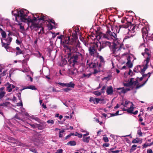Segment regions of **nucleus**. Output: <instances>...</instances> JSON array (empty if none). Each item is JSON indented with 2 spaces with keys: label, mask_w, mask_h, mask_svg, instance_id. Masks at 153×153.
Returning a JSON list of instances; mask_svg holds the SVG:
<instances>
[{
  "label": "nucleus",
  "mask_w": 153,
  "mask_h": 153,
  "mask_svg": "<svg viewBox=\"0 0 153 153\" xmlns=\"http://www.w3.org/2000/svg\"><path fill=\"white\" fill-rule=\"evenodd\" d=\"M28 11L26 10H15L12 12V14L15 17L16 20L18 22H22L27 23L28 26H29L32 30L36 31L40 29V31L39 34L43 33V28L42 26L41 23H40L41 20L45 21L46 16L42 14H36V17L33 16V19H31L30 17H27Z\"/></svg>",
  "instance_id": "nucleus-1"
},
{
  "label": "nucleus",
  "mask_w": 153,
  "mask_h": 153,
  "mask_svg": "<svg viewBox=\"0 0 153 153\" xmlns=\"http://www.w3.org/2000/svg\"><path fill=\"white\" fill-rule=\"evenodd\" d=\"M134 71L135 72H140L142 75V76L140 78H137V79L131 78L128 82L124 83V85L127 87L131 86L132 85L136 86V88L138 89L143 85V83L140 85L139 83V82L142 81L143 78V66L140 65H138L134 68Z\"/></svg>",
  "instance_id": "nucleus-2"
},
{
  "label": "nucleus",
  "mask_w": 153,
  "mask_h": 153,
  "mask_svg": "<svg viewBox=\"0 0 153 153\" xmlns=\"http://www.w3.org/2000/svg\"><path fill=\"white\" fill-rule=\"evenodd\" d=\"M96 37L97 39L99 40L106 39L110 40L115 41L117 39L116 34L114 32H112L108 28L105 34L99 32H98Z\"/></svg>",
  "instance_id": "nucleus-3"
},
{
  "label": "nucleus",
  "mask_w": 153,
  "mask_h": 153,
  "mask_svg": "<svg viewBox=\"0 0 153 153\" xmlns=\"http://www.w3.org/2000/svg\"><path fill=\"white\" fill-rule=\"evenodd\" d=\"M82 55L79 53L77 52L74 54L73 56L71 58L69 61L70 62V65L74 67H76V65H78L77 60L78 59L82 60Z\"/></svg>",
  "instance_id": "nucleus-4"
},
{
  "label": "nucleus",
  "mask_w": 153,
  "mask_h": 153,
  "mask_svg": "<svg viewBox=\"0 0 153 153\" xmlns=\"http://www.w3.org/2000/svg\"><path fill=\"white\" fill-rule=\"evenodd\" d=\"M151 53V51L150 49L147 48H145L144 56L146 57V55L147 56L146 57V60L144 61L146 64L144 66V71L147 69L149 66V63L150 60Z\"/></svg>",
  "instance_id": "nucleus-5"
},
{
  "label": "nucleus",
  "mask_w": 153,
  "mask_h": 153,
  "mask_svg": "<svg viewBox=\"0 0 153 153\" xmlns=\"http://www.w3.org/2000/svg\"><path fill=\"white\" fill-rule=\"evenodd\" d=\"M62 36H61L57 37L59 39H61V42L62 43V45L64 47L68 48V44L69 43L70 41V38L69 36H68L64 38V39H62Z\"/></svg>",
  "instance_id": "nucleus-6"
},
{
  "label": "nucleus",
  "mask_w": 153,
  "mask_h": 153,
  "mask_svg": "<svg viewBox=\"0 0 153 153\" xmlns=\"http://www.w3.org/2000/svg\"><path fill=\"white\" fill-rule=\"evenodd\" d=\"M123 27L125 28H128L127 30H129L131 33H133L134 32L135 26L131 24V22H128L126 23L125 25L123 26Z\"/></svg>",
  "instance_id": "nucleus-7"
},
{
  "label": "nucleus",
  "mask_w": 153,
  "mask_h": 153,
  "mask_svg": "<svg viewBox=\"0 0 153 153\" xmlns=\"http://www.w3.org/2000/svg\"><path fill=\"white\" fill-rule=\"evenodd\" d=\"M8 70L6 68L5 66L2 64H0V75L1 76H5L7 74Z\"/></svg>",
  "instance_id": "nucleus-8"
},
{
  "label": "nucleus",
  "mask_w": 153,
  "mask_h": 153,
  "mask_svg": "<svg viewBox=\"0 0 153 153\" xmlns=\"http://www.w3.org/2000/svg\"><path fill=\"white\" fill-rule=\"evenodd\" d=\"M134 108L132 106H130V107L128 108H123L122 109L124 111H126L130 113H133V114L135 115L138 113L137 111H136L134 113L133 112V111Z\"/></svg>",
  "instance_id": "nucleus-9"
},
{
  "label": "nucleus",
  "mask_w": 153,
  "mask_h": 153,
  "mask_svg": "<svg viewBox=\"0 0 153 153\" xmlns=\"http://www.w3.org/2000/svg\"><path fill=\"white\" fill-rule=\"evenodd\" d=\"M146 29L147 33L145 32V34L146 36L145 38L147 40H151L153 41V33L151 36L148 33V31L149 30V27L148 26H147V27L146 28Z\"/></svg>",
  "instance_id": "nucleus-10"
},
{
  "label": "nucleus",
  "mask_w": 153,
  "mask_h": 153,
  "mask_svg": "<svg viewBox=\"0 0 153 153\" xmlns=\"http://www.w3.org/2000/svg\"><path fill=\"white\" fill-rule=\"evenodd\" d=\"M94 46L96 49V50L97 49L99 51H101L102 49H103L102 47V44L101 42H97L96 43L94 44L93 45Z\"/></svg>",
  "instance_id": "nucleus-11"
},
{
  "label": "nucleus",
  "mask_w": 153,
  "mask_h": 153,
  "mask_svg": "<svg viewBox=\"0 0 153 153\" xmlns=\"http://www.w3.org/2000/svg\"><path fill=\"white\" fill-rule=\"evenodd\" d=\"M89 51L90 54L92 56H94L97 53V51L93 45L89 48Z\"/></svg>",
  "instance_id": "nucleus-12"
},
{
  "label": "nucleus",
  "mask_w": 153,
  "mask_h": 153,
  "mask_svg": "<svg viewBox=\"0 0 153 153\" xmlns=\"http://www.w3.org/2000/svg\"><path fill=\"white\" fill-rule=\"evenodd\" d=\"M127 60L128 61L126 63L127 65L129 68H131L132 67V64L131 62V61L132 60H133V56H128L127 58Z\"/></svg>",
  "instance_id": "nucleus-13"
},
{
  "label": "nucleus",
  "mask_w": 153,
  "mask_h": 153,
  "mask_svg": "<svg viewBox=\"0 0 153 153\" xmlns=\"http://www.w3.org/2000/svg\"><path fill=\"white\" fill-rule=\"evenodd\" d=\"M101 42L102 44V47L103 48L108 46L110 47V46L111 45V43L109 41H102Z\"/></svg>",
  "instance_id": "nucleus-14"
},
{
  "label": "nucleus",
  "mask_w": 153,
  "mask_h": 153,
  "mask_svg": "<svg viewBox=\"0 0 153 153\" xmlns=\"http://www.w3.org/2000/svg\"><path fill=\"white\" fill-rule=\"evenodd\" d=\"M102 66L101 63L97 64V68L94 69V74H95L101 71L102 70Z\"/></svg>",
  "instance_id": "nucleus-15"
},
{
  "label": "nucleus",
  "mask_w": 153,
  "mask_h": 153,
  "mask_svg": "<svg viewBox=\"0 0 153 153\" xmlns=\"http://www.w3.org/2000/svg\"><path fill=\"white\" fill-rule=\"evenodd\" d=\"M6 86L7 90V91L8 92L11 91L12 89L15 87L14 85L11 84H10L9 83H7L6 85Z\"/></svg>",
  "instance_id": "nucleus-16"
},
{
  "label": "nucleus",
  "mask_w": 153,
  "mask_h": 153,
  "mask_svg": "<svg viewBox=\"0 0 153 153\" xmlns=\"http://www.w3.org/2000/svg\"><path fill=\"white\" fill-rule=\"evenodd\" d=\"M12 38L11 37H8L6 39V41L7 42L6 45L4 46V48L6 49V50L8 51V46L10 42H11Z\"/></svg>",
  "instance_id": "nucleus-17"
},
{
  "label": "nucleus",
  "mask_w": 153,
  "mask_h": 153,
  "mask_svg": "<svg viewBox=\"0 0 153 153\" xmlns=\"http://www.w3.org/2000/svg\"><path fill=\"white\" fill-rule=\"evenodd\" d=\"M106 93L108 95H111L113 93V88L112 86H110L107 88Z\"/></svg>",
  "instance_id": "nucleus-18"
},
{
  "label": "nucleus",
  "mask_w": 153,
  "mask_h": 153,
  "mask_svg": "<svg viewBox=\"0 0 153 153\" xmlns=\"http://www.w3.org/2000/svg\"><path fill=\"white\" fill-rule=\"evenodd\" d=\"M4 88L1 87L0 88V99H1L4 96L5 94V92L4 91Z\"/></svg>",
  "instance_id": "nucleus-19"
},
{
  "label": "nucleus",
  "mask_w": 153,
  "mask_h": 153,
  "mask_svg": "<svg viewBox=\"0 0 153 153\" xmlns=\"http://www.w3.org/2000/svg\"><path fill=\"white\" fill-rule=\"evenodd\" d=\"M69 73L71 74L76 75L78 73L77 69L76 68H74L73 70H69Z\"/></svg>",
  "instance_id": "nucleus-20"
},
{
  "label": "nucleus",
  "mask_w": 153,
  "mask_h": 153,
  "mask_svg": "<svg viewBox=\"0 0 153 153\" xmlns=\"http://www.w3.org/2000/svg\"><path fill=\"white\" fill-rule=\"evenodd\" d=\"M64 85L68 87L74 88L75 84L72 82H71L69 83H66L64 84Z\"/></svg>",
  "instance_id": "nucleus-21"
},
{
  "label": "nucleus",
  "mask_w": 153,
  "mask_h": 153,
  "mask_svg": "<svg viewBox=\"0 0 153 153\" xmlns=\"http://www.w3.org/2000/svg\"><path fill=\"white\" fill-rule=\"evenodd\" d=\"M10 105V103L9 102H5L2 103H0V107H7Z\"/></svg>",
  "instance_id": "nucleus-22"
},
{
  "label": "nucleus",
  "mask_w": 153,
  "mask_h": 153,
  "mask_svg": "<svg viewBox=\"0 0 153 153\" xmlns=\"http://www.w3.org/2000/svg\"><path fill=\"white\" fill-rule=\"evenodd\" d=\"M151 73H149L147 74H144V79H146V81H144V84H145V83L147 81L148 79L150 77V76Z\"/></svg>",
  "instance_id": "nucleus-23"
},
{
  "label": "nucleus",
  "mask_w": 153,
  "mask_h": 153,
  "mask_svg": "<svg viewBox=\"0 0 153 153\" xmlns=\"http://www.w3.org/2000/svg\"><path fill=\"white\" fill-rule=\"evenodd\" d=\"M90 139V137L89 136L85 137H83L82 138V140L84 142L88 143L89 142Z\"/></svg>",
  "instance_id": "nucleus-24"
},
{
  "label": "nucleus",
  "mask_w": 153,
  "mask_h": 153,
  "mask_svg": "<svg viewBox=\"0 0 153 153\" xmlns=\"http://www.w3.org/2000/svg\"><path fill=\"white\" fill-rule=\"evenodd\" d=\"M117 90L118 91V92L120 94L126 93V91H125L124 89L123 88H117Z\"/></svg>",
  "instance_id": "nucleus-25"
},
{
  "label": "nucleus",
  "mask_w": 153,
  "mask_h": 153,
  "mask_svg": "<svg viewBox=\"0 0 153 153\" xmlns=\"http://www.w3.org/2000/svg\"><path fill=\"white\" fill-rule=\"evenodd\" d=\"M91 74L89 73L88 74H83L81 76L82 78H88L91 75Z\"/></svg>",
  "instance_id": "nucleus-26"
},
{
  "label": "nucleus",
  "mask_w": 153,
  "mask_h": 153,
  "mask_svg": "<svg viewBox=\"0 0 153 153\" xmlns=\"http://www.w3.org/2000/svg\"><path fill=\"white\" fill-rule=\"evenodd\" d=\"M25 89H29L32 90H36V88L34 85H31L26 87Z\"/></svg>",
  "instance_id": "nucleus-27"
},
{
  "label": "nucleus",
  "mask_w": 153,
  "mask_h": 153,
  "mask_svg": "<svg viewBox=\"0 0 153 153\" xmlns=\"http://www.w3.org/2000/svg\"><path fill=\"white\" fill-rule=\"evenodd\" d=\"M88 65H89V67L91 68H97V64H96L95 63L91 62V63H89V64H88Z\"/></svg>",
  "instance_id": "nucleus-28"
},
{
  "label": "nucleus",
  "mask_w": 153,
  "mask_h": 153,
  "mask_svg": "<svg viewBox=\"0 0 153 153\" xmlns=\"http://www.w3.org/2000/svg\"><path fill=\"white\" fill-rule=\"evenodd\" d=\"M1 32L2 38H6L7 35L5 32L2 29V30H1Z\"/></svg>",
  "instance_id": "nucleus-29"
},
{
  "label": "nucleus",
  "mask_w": 153,
  "mask_h": 153,
  "mask_svg": "<svg viewBox=\"0 0 153 153\" xmlns=\"http://www.w3.org/2000/svg\"><path fill=\"white\" fill-rule=\"evenodd\" d=\"M67 145L70 146H75L76 145V143L74 141H71L67 143Z\"/></svg>",
  "instance_id": "nucleus-30"
},
{
  "label": "nucleus",
  "mask_w": 153,
  "mask_h": 153,
  "mask_svg": "<svg viewBox=\"0 0 153 153\" xmlns=\"http://www.w3.org/2000/svg\"><path fill=\"white\" fill-rule=\"evenodd\" d=\"M65 131V129H64L61 131H60L59 132V137L60 138L62 137L63 136V134L64 132Z\"/></svg>",
  "instance_id": "nucleus-31"
},
{
  "label": "nucleus",
  "mask_w": 153,
  "mask_h": 153,
  "mask_svg": "<svg viewBox=\"0 0 153 153\" xmlns=\"http://www.w3.org/2000/svg\"><path fill=\"white\" fill-rule=\"evenodd\" d=\"M79 30L78 29H77V31H74V32L72 33V35L74 38H75L76 37V35L77 32H78Z\"/></svg>",
  "instance_id": "nucleus-32"
},
{
  "label": "nucleus",
  "mask_w": 153,
  "mask_h": 153,
  "mask_svg": "<svg viewBox=\"0 0 153 153\" xmlns=\"http://www.w3.org/2000/svg\"><path fill=\"white\" fill-rule=\"evenodd\" d=\"M137 146V145H133L132 146V147L130 149V152H131L134 151L136 149V147Z\"/></svg>",
  "instance_id": "nucleus-33"
},
{
  "label": "nucleus",
  "mask_w": 153,
  "mask_h": 153,
  "mask_svg": "<svg viewBox=\"0 0 153 153\" xmlns=\"http://www.w3.org/2000/svg\"><path fill=\"white\" fill-rule=\"evenodd\" d=\"M129 104H131V106L132 105V103L131 102H130L129 101H126L125 102V105H124L125 107H127L126 105Z\"/></svg>",
  "instance_id": "nucleus-34"
},
{
  "label": "nucleus",
  "mask_w": 153,
  "mask_h": 153,
  "mask_svg": "<svg viewBox=\"0 0 153 153\" xmlns=\"http://www.w3.org/2000/svg\"><path fill=\"white\" fill-rule=\"evenodd\" d=\"M99 59L100 60V62L102 63H104V60L102 56H100L99 57Z\"/></svg>",
  "instance_id": "nucleus-35"
},
{
  "label": "nucleus",
  "mask_w": 153,
  "mask_h": 153,
  "mask_svg": "<svg viewBox=\"0 0 153 153\" xmlns=\"http://www.w3.org/2000/svg\"><path fill=\"white\" fill-rule=\"evenodd\" d=\"M137 134L139 136H142L143 133L141 132V130L140 129H139L137 131Z\"/></svg>",
  "instance_id": "nucleus-36"
},
{
  "label": "nucleus",
  "mask_w": 153,
  "mask_h": 153,
  "mask_svg": "<svg viewBox=\"0 0 153 153\" xmlns=\"http://www.w3.org/2000/svg\"><path fill=\"white\" fill-rule=\"evenodd\" d=\"M95 98H94L93 97H91L90 98L89 101L91 102H92V103L95 104Z\"/></svg>",
  "instance_id": "nucleus-37"
},
{
  "label": "nucleus",
  "mask_w": 153,
  "mask_h": 153,
  "mask_svg": "<svg viewBox=\"0 0 153 153\" xmlns=\"http://www.w3.org/2000/svg\"><path fill=\"white\" fill-rule=\"evenodd\" d=\"M94 94L97 96H99L101 95V92H99L98 91H96L94 92Z\"/></svg>",
  "instance_id": "nucleus-38"
},
{
  "label": "nucleus",
  "mask_w": 153,
  "mask_h": 153,
  "mask_svg": "<svg viewBox=\"0 0 153 153\" xmlns=\"http://www.w3.org/2000/svg\"><path fill=\"white\" fill-rule=\"evenodd\" d=\"M144 25H146L145 27L144 26V34H145V32L147 33V31L146 30V28L147 27V26H148L149 27V25H148L147 22H146V23H144ZM145 35V34H144Z\"/></svg>",
  "instance_id": "nucleus-39"
},
{
  "label": "nucleus",
  "mask_w": 153,
  "mask_h": 153,
  "mask_svg": "<svg viewBox=\"0 0 153 153\" xmlns=\"http://www.w3.org/2000/svg\"><path fill=\"white\" fill-rule=\"evenodd\" d=\"M95 104H98L100 101V100H101V99H100L99 98H95Z\"/></svg>",
  "instance_id": "nucleus-40"
},
{
  "label": "nucleus",
  "mask_w": 153,
  "mask_h": 153,
  "mask_svg": "<svg viewBox=\"0 0 153 153\" xmlns=\"http://www.w3.org/2000/svg\"><path fill=\"white\" fill-rule=\"evenodd\" d=\"M106 88V85L103 86L101 89V92L102 93H104L105 92L104 90Z\"/></svg>",
  "instance_id": "nucleus-41"
},
{
  "label": "nucleus",
  "mask_w": 153,
  "mask_h": 153,
  "mask_svg": "<svg viewBox=\"0 0 153 153\" xmlns=\"http://www.w3.org/2000/svg\"><path fill=\"white\" fill-rule=\"evenodd\" d=\"M153 144V142L151 143H149L147 144H144V147H146L148 146H150L152 145Z\"/></svg>",
  "instance_id": "nucleus-42"
},
{
  "label": "nucleus",
  "mask_w": 153,
  "mask_h": 153,
  "mask_svg": "<svg viewBox=\"0 0 153 153\" xmlns=\"http://www.w3.org/2000/svg\"><path fill=\"white\" fill-rule=\"evenodd\" d=\"M47 123L49 124H53L54 123V121L53 120H48L47 121Z\"/></svg>",
  "instance_id": "nucleus-43"
},
{
  "label": "nucleus",
  "mask_w": 153,
  "mask_h": 153,
  "mask_svg": "<svg viewBox=\"0 0 153 153\" xmlns=\"http://www.w3.org/2000/svg\"><path fill=\"white\" fill-rule=\"evenodd\" d=\"M22 51L21 50L19 51H18L16 52V55H17L20 54H22Z\"/></svg>",
  "instance_id": "nucleus-44"
},
{
  "label": "nucleus",
  "mask_w": 153,
  "mask_h": 153,
  "mask_svg": "<svg viewBox=\"0 0 153 153\" xmlns=\"http://www.w3.org/2000/svg\"><path fill=\"white\" fill-rule=\"evenodd\" d=\"M63 150L62 149H59L57 150L55 153H62Z\"/></svg>",
  "instance_id": "nucleus-45"
},
{
  "label": "nucleus",
  "mask_w": 153,
  "mask_h": 153,
  "mask_svg": "<svg viewBox=\"0 0 153 153\" xmlns=\"http://www.w3.org/2000/svg\"><path fill=\"white\" fill-rule=\"evenodd\" d=\"M103 140L105 142H107L109 141L107 137H103Z\"/></svg>",
  "instance_id": "nucleus-46"
},
{
  "label": "nucleus",
  "mask_w": 153,
  "mask_h": 153,
  "mask_svg": "<svg viewBox=\"0 0 153 153\" xmlns=\"http://www.w3.org/2000/svg\"><path fill=\"white\" fill-rule=\"evenodd\" d=\"M16 104L18 106H23L22 103V101L20 103H17Z\"/></svg>",
  "instance_id": "nucleus-47"
},
{
  "label": "nucleus",
  "mask_w": 153,
  "mask_h": 153,
  "mask_svg": "<svg viewBox=\"0 0 153 153\" xmlns=\"http://www.w3.org/2000/svg\"><path fill=\"white\" fill-rule=\"evenodd\" d=\"M138 142V141L135 139L133 140L132 141V143H137Z\"/></svg>",
  "instance_id": "nucleus-48"
},
{
  "label": "nucleus",
  "mask_w": 153,
  "mask_h": 153,
  "mask_svg": "<svg viewBox=\"0 0 153 153\" xmlns=\"http://www.w3.org/2000/svg\"><path fill=\"white\" fill-rule=\"evenodd\" d=\"M63 90L65 91L68 92L70 91L71 90V89L69 88H67L63 89Z\"/></svg>",
  "instance_id": "nucleus-49"
},
{
  "label": "nucleus",
  "mask_w": 153,
  "mask_h": 153,
  "mask_svg": "<svg viewBox=\"0 0 153 153\" xmlns=\"http://www.w3.org/2000/svg\"><path fill=\"white\" fill-rule=\"evenodd\" d=\"M147 110L150 111H152L153 110V105L150 107H148L147 108Z\"/></svg>",
  "instance_id": "nucleus-50"
},
{
  "label": "nucleus",
  "mask_w": 153,
  "mask_h": 153,
  "mask_svg": "<svg viewBox=\"0 0 153 153\" xmlns=\"http://www.w3.org/2000/svg\"><path fill=\"white\" fill-rule=\"evenodd\" d=\"M1 40L2 46L4 47V46H5L6 45V43H5L3 42L1 38Z\"/></svg>",
  "instance_id": "nucleus-51"
},
{
  "label": "nucleus",
  "mask_w": 153,
  "mask_h": 153,
  "mask_svg": "<svg viewBox=\"0 0 153 153\" xmlns=\"http://www.w3.org/2000/svg\"><path fill=\"white\" fill-rule=\"evenodd\" d=\"M120 152L119 150H117L116 151H111V152L112 153H118Z\"/></svg>",
  "instance_id": "nucleus-52"
},
{
  "label": "nucleus",
  "mask_w": 153,
  "mask_h": 153,
  "mask_svg": "<svg viewBox=\"0 0 153 153\" xmlns=\"http://www.w3.org/2000/svg\"><path fill=\"white\" fill-rule=\"evenodd\" d=\"M123 45H120V48H119L118 49H117V51H118L120 50H121L122 48H123V49H124L125 48H124L123 47Z\"/></svg>",
  "instance_id": "nucleus-53"
},
{
  "label": "nucleus",
  "mask_w": 153,
  "mask_h": 153,
  "mask_svg": "<svg viewBox=\"0 0 153 153\" xmlns=\"http://www.w3.org/2000/svg\"><path fill=\"white\" fill-rule=\"evenodd\" d=\"M109 143H105L103 144V146L107 147L109 146Z\"/></svg>",
  "instance_id": "nucleus-54"
},
{
  "label": "nucleus",
  "mask_w": 153,
  "mask_h": 153,
  "mask_svg": "<svg viewBox=\"0 0 153 153\" xmlns=\"http://www.w3.org/2000/svg\"><path fill=\"white\" fill-rule=\"evenodd\" d=\"M153 152L152 149H149L147 150V153H152Z\"/></svg>",
  "instance_id": "nucleus-55"
},
{
  "label": "nucleus",
  "mask_w": 153,
  "mask_h": 153,
  "mask_svg": "<svg viewBox=\"0 0 153 153\" xmlns=\"http://www.w3.org/2000/svg\"><path fill=\"white\" fill-rule=\"evenodd\" d=\"M86 134H84L83 135V137H85V136H87V135H89V132H88V131H86Z\"/></svg>",
  "instance_id": "nucleus-56"
},
{
  "label": "nucleus",
  "mask_w": 153,
  "mask_h": 153,
  "mask_svg": "<svg viewBox=\"0 0 153 153\" xmlns=\"http://www.w3.org/2000/svg\"><path fill=\"white\" fill-rule=\"evenodd\" d=\"M130 89L129 88H127L124 89V91H126V93L128 91H129Z\"/></svg>",
  "instance_id": "nucleus-57"
},
{
  "label": "nucleus",
  "mask_w": 153,
  "mask_h": 153,
  "mask_svg": "<svg viewBox=\"0 0 153 153\" xmlns=\"http://www.w3.org/2000/svg\"><path fill=\"white\" fill-rule=\"evenodd\" d=\"M77 135V136L79 138H81L82 137V134H77V135Z\"/></svg>",
  "instance_id": "nucleus-58"
},
{
  "label": "nucleus",
  "mask_w": 153,
  "mask_h": 153,
  "mask_svg": "<svg viewBox=\"0 0 153 153\" xmlns=\"http://www.w3.org/2000/svg\"><path fill=\"white\" fill-rule=\"evenodd\" d=\"M16 43L18 44H20V42L17 39L16 40Z\"/></svg>",
  "instance_id": "nucleus-59"
},
{
  "label": "nucleus",
  "mask_w": 153,
  "mask_h": 153,
  "mask_svg": "<svg viewBox=\"0 0 153 153\" xmlns=\"http://www.w3.org/2000/svg\"><path fill=\"white\" fill-rule=\"evenodd\" d=\"M30 151L35 153L37 152L36 151L35 149H32L31 150H30Z\"/></svg>",
  "instance_id": "nucleus-60"
},
{
  "label": "nucleus",
  "mask_w": 153,
  "mask_h": 153,
  "mask_svg": "<svg viewBox=\"0 0 153 153\" xmlns=\"http://www.w3.org/2000/svg\"><path fill=\"white\" fill-rule=\"evenodd\" d=\"M31 126L33 128H35V125L33 124H30Z\"/></svg>",
  "instance_id": "nucleus-61"
},
{
  "label": "nucleus",
  "mask_w": 153,
  "mask_h": 153,
  "mask_svg": "<svg viewBox=\"0 0 153 153\" xmlns=\"http://www.w3.org/2000/svg\"><path fill=\"white\" fill-rule=\"evenodd\" d=\"M71 135H70V134H69V135H67V136H66L65 137V140H66L68 138H69V137H71Z\"/></svg>",
  "instance_id": "nucleus-62"
},
{
  "label": "nucleus",
  "mask_w": 153,
  "mask_h": 153,
  "mask_svg": "<svg viewBox=\"0 0 153 153\" xmlns=\"http://www.w3.org/2000/svg\"><path fill=\"white\" fill-rule=\"evenodd\" d=\"M33 119L37 121H39V119L37 117H35L34 118H33Z\"/></svg>",
  "instance_id": "nucleus-63"
},
{
  "label": "nucleus",
  "mask_w": 153,
  "mask_h": 153,
  "mask_svg": "<svg viewBox=\"0 0 153 153\" xmlns=\"http://www.w3.org/2000/svg\"><path fill=\"white\" fill-rule=\"evenodd\" d=\"M42 106L43 107V108H47L46 105H45L44 103H43L42 104Z\"/></svg>",
  "instance_id": "nucleus-64"
}]
</instances>
